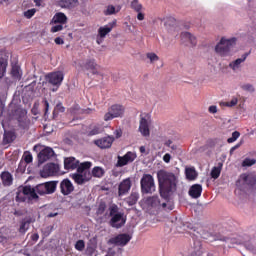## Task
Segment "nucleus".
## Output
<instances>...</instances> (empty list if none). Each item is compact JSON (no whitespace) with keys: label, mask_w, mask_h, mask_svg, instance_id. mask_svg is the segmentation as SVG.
<instances>
[{"label":"nucleus","mask_w":256,"mask_h":256,"mask_svg":"<svg viewBox=\"0 0 256 256\" xmlns=\"http://www.w3.org/2000/svg\"><path fill=\"white\" fill-rule=\"evenodd\" d=\"M55 155V151H53V148L46 147L42 151L39 152L38 154V162L40 164L45 163V161H49L51 157Z\"/></svg>","instance_id":"nucleus-13"},{"label":"nucleus","mask_w":256,"mask_h":256,"mask_svg":"<svg viewBox=\"0 0 256 256\" xmlns=\"http://www.w3.org/2000/svg\"><path fill=\"white\" fill-rule=\"evenodd\" d=\"M141 193L143 195H152L155 193V179L151 176V174H144L140 180Z\"/></svg>","instance_id":"nucleus-7"},{"label":"nucleus","mask_w":256,"mask_h":256,"mask_svg":"<svg viewBox=\"0 0 256 256\" xmlns=\"http://www.w3.org/2000/svg\"><path fill=\"white\" fill-rule=\"evenodd\" d=\"M80 166L81 164H79V160L73 157H69L64 160V169H67V170L79 169Z\"/></svg>","instance_id":"nucleus-23"},{"label":"nucleus","mask_w":256,"mask_h":256,"mask_svg":"<svg viewBox=\"0 0 256 256\" xmlns=\"http://www.w3.org/2000/svg\"><path fill=\"white\" fill-rule=\"evenodd\" d=\"M35 13H37V9L35 8L29 9L24 12V17H26V19H31V17H33Z\"/></svg>","instance_id":"nucleus-44"},{"label":"nucleus","mask_w":256,"mask_h":256,"mask_svg":"<svg viewBox=\"0 0 256 256\" xmlns=\"http://www.w3.org/2000/svg\"><path fill=\"white\" fill-rule=\"evenodd\" d=\"M208 111L209 113H213V114L217 113V106L215 105L210 106Z\"/></svg>","instance_id":"nucleus-59"},{"label":"nucleus","mask_w":256,"mask_h":256,"mask_svg":"<svg viewBox=\"0 0 256 256\" xmlns=\"http://www.w3.org/2000/svg\"><path fill=\"white\" fill-rule=\"evenodd\" d=\"M81 111H82V113H86L87 115H89V114L93 113L95 111V109L88 108V109L81 110Z\"/></svg>","instance_id":"nucleus-62"},{"label":"nucleus","mask_w":256,"mask_h":256,"mask_svg":"<svg viewBox=\"0 0 256 256\" xmlns=\"http://www.w3.org/2000/svg\"><path fill=\"white\" fill-rule=\"evenodd\" d=\"M105 256H115V250L110 248Z\"/></svg>","instance_id":"nucleus-63"},{"label":"nucleus","mask_w":256,"mask_h":256,"mask_svg":"<svg viewBox=\"0 0 256 256\" xmlns=\"http://www.w3.org/2000/svg\"><path fill=\"white\" fill-rule=\"evenodd\" d=\"M10 121H15L19 129H27L29 127V118L27 117V110L21 106L11 107L9 110Z\"/></svg>","instance_id":"nucleus-3"},{"label":"nucleus","mask_w":256,"mask_h":256,"mask_svg":"<svg viewBox=\"0 0 256 256\" xmlns=\"http://www.w3.org/2000/svg\"><path fill=\"white\" fill-rule=\"evenodd\" d=\"M137 19L138 21H143L145 19V14H143L141 11L138 12Z\"/></svg>","instance_id":"nucleus-60"},{"label":"nucleus","mask_w":256,"mask_h":256,"mask_svg":"<svg viewBox=\"0 0 256 256\" xmlns=\"http://www.w3.org/2000/svg\"><path fill=\"white\" fill-rule=\"evenodd\" d=\"M93 164L91 162H83L77 169V173L71 175L72 179L77 183V185H85L88 181H91V166Z\"/></svg>","instance_id":"nucleus-4"},{"label":"nucleus","mask_w":256,"mask_h":256,"mask_svg":"<svg viewBox=\"0 0 256 256\" xmlns=\"http://www.w3.org/2000/svg\"><path fill=\"white\" fill-rule=\"evenodd\" d=\"M255 163H256V159L245 158L242 162V167H253Z\"/></svg>","instance_id":"nucleus-39"},{"label":"nucleus","mask_w":256,"mask_h":256,"mask_svg":"<svg viewBox=\"0 0 256 256\" xmlns=\"http://www.w3.org/2000/svg\"><path fill=\"white\" fill-rule=\"evenodd\" d=\"M125 114V107L123 105L115 104L112 105L108 112L104 115V121H111L117 117H123Z\"/></svg>","instance_id":"nucleus-8"},{"label":"nucleus","mask_w":256,"mask_h":256,"mask_svg":"<svg viewBox=\"0 0 256 256\" xmlns=\"http://www.w3.org/2000/svg\"><path fill=\"white\" fill-rule=\"evenodd\" d=\"M137 159V153L128 151L124 156H118L116 167H125Z\"/></svg>","instance_id":"nucleus-9"},{"label":"nucleus","mask_w":256,"mask_h":256,"mask_svg":"<svg viewBox=\"0 0 256 256\" xmlns=\"http://www.w3.org/2000/svg\"><path fill=\"white\" fill-rule=\"evenodd\" d=\"M52 23L55 25H57V23L65 25V23H67V16L62 12L56 13L52 19Z\"/></svg>","instance_id":"nucleus-28"},{"label":"nucleus","mask_w":256,"mask_h":256,"mask_svg":"<svg viewBox=\"0 0 256 256\" xmlns=\"http://www.w3.org/2000/svg\"><path fill=\"white\" fill-rule=\"evenodd\" d=\"M159 191L163 199L177 189V177L171 172L160 171L158 173Z\"/></svg>","instance_id":"nucleus-2"},{"label":"nucleus","mask_w":256,"mask_h":256,"mask_svg":"<svg viewBox=\"0 0 256 256\" xmlns=\"http://www.w3.org/2000/svg\"><path fill=\"white\" fill-rule=\"evenodd\" d=\"M83 71H95L97 69V62L95 59H86L84 63L80 64Z\"/></svg>","instance_id":"nucleus-24"},{"label":"nucleus","mask_w":256,"mask_h":256,"mask_svg":"<svg viewBox=\"0 0 256 256\" xmlns=\"http://www.w3.org/2000/svg\"><path fill=\"white\" fill-rule=\"evenodd\" d=\"M163 161H164V163H170V162H171V154L166 153V154L163 156Z\"/></svg>","instance_id":"nucleus-56"},{"label":"nucleus","mask_w":256,"mask_h":256,"mask_svg":"<svg viewBox=\"0 0 256 256\" xmlns=\"http://www.w3.org/2000/svg\"><path fill=\"white\" fill-rule=\"evenodd\" d=\"M44 109H45V115L49 113V101L44 100Z\"/></svg>","instance_id":"nucleus-58"},{"label":"nucleus","mask_w":256,"mask_h":256,"mask_svg":"<svg viewBox=\"0 0 256 256\" xmlns=\"http://www.w3.org/2000/svg\"><path fill=\"white\" fill-rule=\"evenodd\" d=\"M5 109V104H3V101L0 99V117L3 115V111Z\"/></svg>","instance_id":"nucleus-61"},{"label":"nucleus","mask_w":256,"mask_h":256,"mask_svg":"<svg viewBox=\"0 0 256 256\" xmlns=\"http://www.w3.org/2000/svg\"><path fill=\"white\" fill-rule=\"evenodd\" d=\"M31 225V221L29 220H22L21 224H20V228H19V232L20 233H27V231L29 230V226Z\"/></svg>","instance_id":"nucleus-36"},{"label":"nucleus","mask_w":256,"mask_h":256,"mask_svg":"<svg viewBox=\"0 0 256 256\" xmlns=\"http://www.w3.org/2000/svg\"><path fill=\"white\" fill-rule=\"evenodd\" d=\"M115 25H117L116 21L110 22L105 26H101L98 29V37H101V39H105V37H107V35H109V33H111V31H113V29L115 28Z\"/></svg>","instance_id":"nucleus-17"},{"label":"nucleus","mask_w":256,"mask_h":256,"mask_svg":"<svg viewBox=\"0 0 256 256\" xmlns=\"http://www.w3.org/2000/svg\"><path fill=\"white\" fill-rule=\"evenodd\" d=\"M243 91H248V93H255V87L252 84H244L241 86Z\"/></svg>","instance_id":"nucleus-43"},{"label":"nucleus","mask_w":256,"mask_h":256,"mask_svg":"<svg viewBox=\"0 0 256 256\" xmlns=\"http://www.w3.org/2000/svg\"><path fill=\"white\" fill-rule=\"evenodd\" d=\"M219 241H225L226 243H231L232 245L237 243L235 239L225 237L219 238Z\"/></svg>","instance_id":"nucleus-53"},{"label":"nucleus","mask_w":256,"mask_h":256,"mask_svg":"<svg viewBox=\"0 0 256 256\" xmlns=\"http://www.w3.org/2000/svg\"><path fill=\"white\" fill-rule=\"evenodd\" d=\"M122 6L121 5H108L106 9L104 10V15H117L119 11H121Z\"/></svg>","instance_id":"nucleus-29"},{"label":"nucleus","mask_w":256,"mask_h":256,"mask_svg":"<svg viewBox=\"0 0 256 256\" xmlns=\"http://www.w3.org/2000/svg\"><path fill=\"white\" fill-rule=\"evenodd\" d=\"M79 105H74L72 108H70V112L73 113L74 115H77L79 113Z\"/></svg>","instance_id":"nucleus-55"},{"label":"nucleus","mask_w":256,"mask_h":256,"mask_svg":"<svg viewBox=\"0 0 256 256\" xmlns=\"http://www.w3.org/2000/svg\"><path fill=\"white\" fill-rule=\"evenodd\" d=\"M54 42L56 43V45H63L65 43V41L61 37L55 38Z\"/></svg>","instance_id":"nucleus-57"},{"label":"nucleus","mask_w":256,"mask_h":256,"mask_svg":"<svg viewBox=\"0 0 256 256\" xmlns=\"http://www.w3.org/2000/svg\"><path fill=\"white\" fill-rule=\"evenodd\" d=\"M64 77L65 76L63 75V72L57 71V72L49 73L46 76V79L48 83H50V85H54V87H61Z\"/></svg>","instance_id":"nucleus-10"},{"label":"nucleus","mask_w":256,"mask_h":256,"mask_svg":"<svg viewBox=\"0 0 256 256\" xmlns=\"http://www.w3.org/2000/svg\"><path fill=\"white\" fill-rule=\"evenodd\" d=\"M139 201V194L137 193H132L128 198H127V203L130 207H133Z\"/></svg>","instance_id":"nucleus-35"},{"label":"nucleus","mask_w":256,"mask_h":256,"mask_svg":"<svg viewBox=\"0 0 256 256\" xmlns=\"http://www.w3.org/2000/svg\"><path fill=\"white\" fill-rule=\"evenodd\" d=\"M58 5L62 7V9H73L79 5V0H60Z\"/></svg>","instance_id":"nucleus-25"},{"label":"nucleus","mask_w":256,"mask_h":256,"mask_svg":"<svg viewBox=\"0 0 256 256\" xmlns=\"http://www.w3.org/2000/svg\"><path fill=\"white\" fill-rule=\"evenodd\" d=\"M109 211H110V217H113V216L118 215L119 213H121V212H119V207L115 204L110 206Z\"/></svg>","instance_id":"nucleus-42"},{"label":"nucleus","mask_w":256,"mask_h":256,"mask_svg":"<svg viewBox=\"0 0 256 256\" xmlns=\"http://www.w3.org/2000/svg\"><path fill=\"white\" fill-rule=\"evenodd\" d=\"M7 69V63L5 61L0 60V79L5 76V71Z\"/></svg>","instance_id":"nucleus-40"},{"label":"nucleus","mask_w":256,"mask_h":256,"mask_svg":"<svg viewBox=\"0 0 256 256\" xmlns=\"http://www.w3.org/2000/svg\"><path fill=\"white\" fill-rule=\"evenodd\" d=\"M131 9H133L134 11H136V13H139L140 11H142L143 9V5H141L139 3V0H133L131 2Z\"/></svg>","instance_id":"nucleus-37"},{"label":"nucleus","mask_w":256,"mask_h":256,"mask_svg":"<svg viewBox=\"0 0 256 256\" xmlns=\"http://www.w3.org/2000/svg\"><path fill=\"white\" fill-rule=\"evenodd\" d=\"M105 209H106V206L105 204H100L98 209H97V215H103V213H105Z\"/></svg>","instance_id":"nucleus-52"},{"label":"nucleus","mask_w":256,"mask_h":256,"mask_svg":"<svg viewBox=\"0 0 256 256\" xmlns=\"http://www.w3.org/2000/svg\"><path fill=\"white\" fill-rule=\"evenodd\" d=\"M17 139V136L15 135V132L13 131H4V136H3V143L4 145H9V143H13V141Z\"/></svg>","instance_id":"nucleus-27"},{"label":"nucleus","mask_w":256,"mask_h":256,"mask_svg":"<svg viewBox=\"0 0 256 256\" xmlns=\"http://www.w3.org/2000/svg\"><path fill=\"white\" fill-rule=\"evenodd\" d=\"M162 209H165V211H173V204H171V203H165V202H163L162 203Z\"/></svg>","instance_id":"nucleus-51"},{"label":"nucleus","mask_w":256,"mask_h":256,"mask_svg":"<svg viewBox=\"0 0 256 256\" xmlns=\"http://www.w3.org/2000/svg\"><path fill=\"white\" fill-rule=\"evenodd\" d=\"M57 173H59V166H58V164L49 163L46 166H44L41 175L43 177H50V175H55Z\"/></svg>","instance_id":"nucleus-18"},{"label":"nucleus","mask_w":256,"mask_h":256,"mask_svg":"<svg viewBox=\"0 0 256 256\" xmlns=\"http://www.w3.org/2000/svg\"><path fill=\"white\" fill-rule=\"evenodd\" d=\"M126 222L127 220L125 219V217H123V213H118L114 216H111L109 224L110 227H113L114 229H121V227H123Z\"/></svg>","instance_id":"nucleus-12"},{"label":"nucleus","mask_w":256,"mask_h":256,"mask_svg":"<svg viewBox=\"0 0 256 256\" xmlns=\"http://www.w3.org/2000/svg\"><path fill=\"white\" fill-rule=\"evenodd\" d=\"M132 237L129 234H119L116 237L110 238L108 243L110 245H118L119 247H125L129 241H131Z\"/></svg>","instance_id":"nucleus-11"},{"label":"nucleus","mask_w":256,"mask_h":256,"mask_svg":"<svg viewBox=\"0 0 256 256\" xmlns=\"http://www.w3.org/2000/svg\"><path fill=\"white\" fill-rule=\"evenodd\" d=\"M23 159L25 163L29 164L33 162V155H31L29 152H25L23 155Z\"/></svg>","instance_id":"nucleus-46"},{"label":"nucleus","mask_w":256,"mask_h":256,"mask_svg":"<svg viewBox=\"0 0 256 256\" xmlns=\"http://www.w3.org/2000/svg\"><path fill=\"white\" fill-rule=\"evenodd\" d=\"M59 113H65V106L62 103H58L53 110V119H57Z\"/></svg>","instance_id":"nucleus-33"},{"label":"nucleus","mask_w":256,"mask_h":256,"mask_svg":"<svg viewBox=\"0 0 256 256\" xmlns=\"http://www.w3.org/2000/svg\"><path fill=\"white\" fill-rule=\"evenodd\" d=\"M101 131V126H94L93 129L90 131V135H99Z\"/></svg>","instance_id":"nucleus-49"},{"label":"nucleus","mask_w":256,"mask_h":256,"mask_svg":"<svg viewBox=\"0 0 256 256\" xmlns=\"http://www.w3.org/2000/svg\"><path fill=\"white\" fill-rule=\"evenodd\" d=\"M239 103V100L237 98H232L231 101L226 102V107H235Z\"/></svg>","instance_id":"nucleus-50"},{"label":"nucleus","mask_w":256,"mask_h":256,"mask_svg":"<svg viewBox=\"0 0 256 256\" xmlns=\"http://www.w3.org/2000/svg\"><path fill=\"white\" fill-rule=\"evenodd\" d=\"M180 37L184 45H188L189 47H195V45H197V37L189 32H182Z\"/></svg>","instance_id":"nucleus-14"},{"label":"nucleus","mask_w":256,"mask_h":256,"mask_svg":"<svg viewBox=\"0 0 256 256\" xmlns=\"http://www.w3.org/2000/svg\"><path fill=\"white\" fill-rule=\"evenodd\" d=\"M57 189V182H46L36 185L35 187L25 186L20 190L16 199L18 201H37L39 195H51Z\"/></svg>","instance_id":"nucleus-1"},{"label":"nucleus","mask_w":256,"mask_h":256,"mask_svg":"<svg viewBox=\"0 0 256 256\" xmlns=\"http://www.w3.org/2000/svg\"><path fill=\"white\" fill-rule=\"evenodd\" d=\"M114 141H115V138L108 136V137L95 140V145H97V147H100V149H109V147L113 145Z\"/></svg>","instance_id":"nucleus-21"},{"label":"nucleus","mask_w":256,"mask_h":256,"mask_svg":"<svg viewBox=\"0 0 256 256\" xmlns=\"http://www.w3.org/2000/svg\"><path fill=\"white\" fill-rule=\"evenodd\" d=\"M239 137H241V133H239L238 131H235L232 133V136L230 138H228V143H235L236 140L239 139Z\"/></svg>","instance_id":"nucleus-41"},{"label":"nucleus","mask_w":256,"mask_h":256,"mask_svg":"<svg viewBox=\"0 0 256 256\" xmlns=\"http://www.w3.org/2000/svg\"><path fill=\"white\" fill-rule=\"evenodd\" d=\"M250 53L251 52H246L241 56V58H237L236 60L230 62V69H232V71H239V69H241V64L247 61V57H249Z\"/></svg>","instance_id":"nucleus-20"},{"label":"nucleus","mask_w":256,"mask_h":256,"mask_svg":"<svg viewBox=\"0 0 256 256\" xmlns=\"http://www.w3.org/2000/svg\"><path fill=\"white\" fill-rule=\"evenodd\" d=\"M131 191V178L124 179L118 187V195L119 197H123V195H127Z\"/></svg>","instance_id":"nucleus-19"},{"label":"nucleus","mask_w":256,"mask_h":256,"mask_svg":"<svg viewBox=\"0 0 256 256\" xmlns=\"http://www.w3.org/2000/svg\"><path fill=\"white\" fill-rule=\"evenodd\" d=\"M146 57L147 59H150V63H155V61L159 59V56H157L155 53H148Z\"/></svg>","instance_id":"nucleus-47"},{"label":"nucleus","mask_w":256,"mask_h":256,"mask_svg":"<svg viewBox=\"0 0 256 256\" xmlns=\"http://www.w3.org/2000/svg\"><path fill=\"white\" fill-rule=\"evenodd\" d=\"M139 131L144 137H149V122L145 118H141L140 120V126Z\"/></svg>","instance_id":"nucleus-26"},{"label":"nucleus","mask_w":256,"mask_h":256,"mask_svg":"<svg viewBox=\"0 0 256 256\" xmlns=\"http://www.w3.org/2000/svg\"><path fill=\"white\" fill-rule=\"evenodd\" d=\"M185 175L189 181H195V179H197V171L193 167L186 168Z\"/></svg>","instance_id":"nucleus-31"},{"label":"nucleus","mask_w":256,"mask_h":256,"mask_svg":"<svg viewBox=\"0 0 256 256\" xmlns=\"http://www.w3.org/2000/svg\"><path fill=\"white\" fill-rule=\"evenodd\" d=\"M237 45V38L233 37L230 39L221 38L220 42L216 45L215 51L221 57H229L231 56V51L233 47Z\"/></svg>","instance_id":"nucleus-5"},{"label":"nucleus","mask_w":256,"mask_h":256,"mask_svg":"<svg viewBox=\"0 0 256 256\" xmlns=\"http://www.w3.org/2000/svg\"><path fill=\"white\" fill-rule=\"evenodd\" d=\"M75 249L77 251H83V249H85V241L83 240H78L75 244Z\"/></svg>","instance_id":"nucleus-45"},{"label":"nucleus","mask_w":256,"mask_h":256,"mask_svg":"<svg viewBox=\"0 0 256 256\" xmlns=\"http://www.w3.org/2000/svg\"><path fill=\"white\" fill-rule=\"evenodd\" d=\"M32 241H39V234H33L31 236Z\"/></svg>","instance_id":"nucleus-64"},{"label":"nucleus","mask_w":256,"mask_h":256,"mask_svg":"<svg viewBox=\"0 0 256 256\" xmlns=\"http://www.w3.org/2000/svg\"><path fill=\"white\" fill-rule=\"evenodd\" d=\"M223 168L222 163H218V166H215L211 171L212 179H219V175H221V169Z\"/></svg>","instance_id":"nucleus-32"},{"label":"nucleus","mask_w":256,"mask_h":256,"mask_svg":"<svg viewBox=\"0 0 256 256\" xmlns=\"http://www.w3.org/2000/svg\"><path fill=\"white\" fill-rule=\"evenodd\" d=\"M122 135H123V131H122L121 129H116V130L114 131V137H115L116 139H120V137H122Z\"/></svg>","instance_id":"nucleus-54"},{"label":"nucleus","mask_w":256,"mask_h":256,"mask_svg":"<svg viewBox=\"0 0 256 256\" xmlns=\"http://www.w3.org/2000/svg\"><path fill=\"white\" fill-rule=\"evenodd\" d=\"M12 77H14V79H21V70L19 68V66H13L12 67Z\"/></svg>","instance_id":"nucleus-38"},{"label":"nucleus","mask_w":256,"mask_h":256,"mask_svg":"<svg viewBox=\"0 0 256 256\" xmlns=\"http://www.w3.org/2000/svg\"><path fill=\"white\" fill-rule=\"evenodd\" d=\"M201 193H203V186L201 184H194L189 189V195L192 199H199Z\"/></svg>","instance_id":"nucleus-22"},{"label":"nucleus","mask_w":256,"mask_h":256,"mask_svg":"<svg viewBox=\"0 0 256 256\" xmlns=\"http://www.w3.org/2000/svg\"><path fill=\"white\" fill-rule=\"evenodd\" d=\"M146 205L148 209H153L154 211H159L161 209L162 204L159 196H151L146 199Z\"/></svg>","instance_id":"nucleus-15"},{"label":"nucleus","mask_w":256,"mask_h":256,"mask_svg":"<svg viewBox=\"0 0 256 256\" xmlns=\"http://www.w3.org/2000/svg\"><path fill=\"white\" fill-rule=\"evenodd\" d=\"M256 185V176L253 173H243L239 176L236 187L240 189V191H247L255 187Z\"/></svg>","instance_id":"nucleus-6"},{"label":"nucleus","mask_w":256,"mask_h":256,"mask_svg":"<svg viewBox=\"0 0 256 256\" xmlns=\"http://www.w3.org/2000/svg\"><path fill=\"white\" fill-rule=\"evenodd\" d=\"M59 31H63V24L52 26L51 33H59Z\"/></svg>","instance_id":"nucleus-48"},{"label":"nucleus","mask_w":256,"mask_h":256,"mask_svg":"<svg viewBox=\"0 0 256 256\" xmlns=\"http://www.w3.org/2000/svg\"><path fill=\"white\" fill-rule=\"evenodd\" d=\"M91 175L92 177L101 178L103 175H105V170L99 166H96L93 168Z\"/></svg>","instance_id":"nucleus-34"},{"label":"nucleus","mask_w":256,"mask_h":256,"mask_svg":"<svg viewBox=\"0 0 256 256\" xmlns=\"http://www.w3.org/2000/svg\"><path fill=\"white\" fill-rule=\"evenodd\" d=\"M1 179H2V183H3V185H5V187H9V186L13 185V175H11V173L3 172L1 174Z\"/></svg>","instance_id":"nucleus-30"},{"label":"nucleus","mask_w":256,"mask_h":256,"mask_svg":"<svg viewBox=\"0 0 256 256\" xmlns=\"http://www.w3.org/2000/svg\"><path fill=\"white\" fill-rule=\"evenodd\" d=\"M75 190V187L73 186V183H71V180L64 179L60 183V191L62 195H71L73 191Z\"/></svg>","instance_id":"nucleus-16"}]
</instances>
